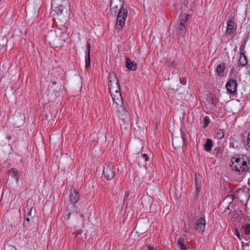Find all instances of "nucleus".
<instances>
[{
    "label": "nucleus",
    "instance_id": "38",
    "mask_svg": "<svg viewBox=\"0 0 250 250\" xmlns=\"http://www.w3.org/2000/svg\"><path fill=\"white\" fill-rule=\"evenodd\" d=\"M52 84L55 85L57 84V82L56 81H53L52 82Z\"/></svg>",
    "mask_w": 250,
    "mask_h": 250
},
{
    "label": "nucleus",
    "instance_id": "20",
    "mask_svg": "<svg viewBox=\"0 0 250 250\" xmlns=\"http://www.w3.org/2000/svg\"><path fill=\"white\" fill-rule=\"evenodd\" d=\"M7 42V39L6 37H3L0 38V50L6 45Z\"/></svg>",
    "mask_w": 250,
    "mask_h": 250
},
{
    "label": "nucleus",
    "instance_id": "5",
    "mask_svg": "<svg viewBox=\"0 0 250 250\" xmlns=\"http://www.w3.org/2000/svg\"><path fill=\"white\" fill-rule=\"evenodd\" d=\"M103 174L107 180H110L114 178L115 168L112 163H109L105 164L103 169Z\"/></svg>",
    "mask_w": 250,
    "mask_h": 250
},
{
    "label": "nucleus",
    "instance_id": "42",
    "mask_svg": "<svg viewBox=\"0 0 250 250\" xmlns=\"http://www.w3.org/2000/svg\"><path fill=\"white\" fill-rule=\"evenodd\" d=\"M249 183H250V178L249 179Z\"/></svg>",
    "mask_w": 250,
    "mask_h": 250
},
{
    "label": "nucleus",
    "instance_id": "1",
    "mask_svg": "<svg viewBox=\"0 0 250 250\" xmlns=\"http://www.w3.org/2000/svg\"><path fill=\"white\" fill-rule=\"evenodd\" d=\"M108 80L109 92L112 98L113 103L117 102L118 104H123L120 85L116 76L114 73H110Z\"/></svg>",
    "mask_w": 250,
    "mask_h": 250
},
{
    "label": "nucleus",
    "instance_id": "43",
    "mask_svg": "<svg viewBox=\"0 0 250 250\" xmlns=\"http://www.w3.org/2000/svg\"><path fill=\"white\" fill-rule=\"evenodd\" d=\"M172 145H174V141L172 142Z\"/></svg>",
    "mask_w": 250,
    "mask_h": 250
},
{
    "label": "nucleus",
    "instance_id": "24",
    "mask_svg": "<svg viewBox=\"0 0 250 250\" xmlns=\"http://www.w3.org/2000/svg\"><path fill=\"white\" fill-rule=\"evenodd\" d=\"M224 136V132L222 130H219L217 133V137L220 139H222Z\"/></svg>",
    "mask_w": 250,
    "mask_h": 250
},
{
    "label": "nucleus",
    "instance_id": "14",
    "mask_svg": "<svg viewBox=\"0 0 250 250\" xmlns=\"http://www.w3.org/2000/svg\"><path fill=\"white\" fill-rule=\"evenodd\" d=\"M225 68V65L224 63H220L217 65L216 69V72L218 76H222L224 75Z\"/></svg>",
    "mask_w": 250,
    "mask_h": 250
},
{
    "label": "nucleus",
    "instance_id": "25",
    "mask_svg": "<svg viewBox=\"0 0 250 250\" xmlns=\"http://www.w3.org/2000/svg\"><path fill=\"white\" fill-rule=\"evenodd\" d=\"M182 140H183V145L184 146H186L187 144V139L186 138V135L185 134H184L183 132L182 133Z\"/></svg>",
    "mask_w": 250,
    "mask_h": 250
},
{
    "label": "nucleus",
    "instance_id": "18",
    "mask_svg": "<svg viewBox=\"0 0 250 250\" xmlns=\"http://www.w3.org/2000/svg\"><path fill=\"white\" fill-rule=\"evenodd\" d=\"M212 147V142L211 139H208L204 145V149L206 151H210Z\"/></svg>",
    "mask_w": 250,
    "mask_h": 250
},
{
    "label": "nucleus",
    "instance_id": "31",
    "mask_svg": "<svg viewBox=\"0 0 250 250\" xmlns=\"http://www.w3.org/2000/svg\"><path fill=\"white\" fill-rule=\"evenodd\" d=\"M247 144L249 147H250V131L247 138Z\"/></svg>",
    "mask_w": 250,
    "mask_h": 250
},
{
    "label": "nucleus",
    "instance_id": "30",
    "mask_svg": "<svg viewBox=\"0 0 250 250\" xmlns=\"http://www.w3.org/2000/svg\"><path fill=\"white\" fill-rule=\"evenodd\" d=\"M83 232V230L79 229L77 231H76L75 232L73 233L74 234H75V237H76L78 234H81Z\"/></svg>",
    "mask_w": 250,
    "mask_h": 250
},
{
    "label": "nucleus",
    "instance_id": "29",
    "mask_svg": "<svg viewBox=\"0 0 250 250\" xmlns=\"http://www.w3.org/2000/svg\"><path fill=\"white\" fill-rule=\"evenodd\" d=\"M142 157L144 159L145 161H147L149 159V157L146 154H143L142 155Z\"/></svg>",
    "mask_w": 250,
    "mask_h": 250
},
{
    "label": "nucleus",
    "instance_id": "28",
    "mask_svg": "<svg viewBox=\"0 0 250 250\" xmlns=\"http://www.w3.org/2000/svg\"><path fill=\"white\" fill-rule=\"evenodd\" d=\"M197 176H195V185H196V191H199L200 190V185H199L197 182Z\"/></svg>",
    "mask_w": 250,
    "mask_h": 250
},
{
    "label": "nucleus",
    "instance_id": "19",
    "mask_svg": "<svg viewBox=\"0 0 250 250\" xmlns=\"http://www.w3.org/2000/svg\"><path fill=\"white\" fill-rule=\"evenodd\" d=\"M177 245L180 247L181 250H185L187 249L186 246L184 244V240L183 238H179L177 241Z\"/></svg>",
    "mask_w": 250,
    "mask_h": 250
},
{
    "label": "nucleus",
    "instance_id": "22",
    "mask_svg": "<svg viewBox=\"0 0 250 250\" xmlns=\"http://www.w3.org/2000/svg\"><path fill=\"white\" fill-rule=\"evenodd\" d=\"M214 153H216V155L219 157H220L222 155V149L220 147H217L214 149Z\"/></svg>",
    "mask_w": 250,
    "mask_h": 250
},
{
    "label": "nucleus",
    "instance_id": "26",
    "mask_svg": "<svg viewBox=\"0 0 250 250\" xmlns=\"http://www.w3.org/2000/svg\"><path fill=\"white\" fill-rule=\"evenodd\" d=\"M4 250H16V249L13 246L8 245L5 247Z\"/></svg>",
    "mask_w": 250,
    "mask_h": 250
},
{
    "label": "nucleus",
    "instance_id": "16",
    "mask_svg": "<svg viewBox=\"0 0 250 250\" xmlns=\"http://www.w3.org/2000/svg\"><path fill=\"white\" fill-rule=\"evenodd\" d=\"M9 174L12 177L15 179L16 182L18 183L19 180L18 171L15 168H12L9 171Z\"/></svg>",
    "mask_w": 250,
    "mask_h": 250
},
{
    "label": "nucleus",
    "instance_id": "33",
    "mask_svg": "<svg viewBox=\"0 0 250 250\" xmlns=\"http://www.w3.org/2000/svg\"><path fill=\"white\" fill-rule=\"evenodd\" d=\"M72 212L69 211L67 214V216H66V220H68L70 218V216H71V214Z\"/></svg>",
    "mask_w": 250,
    "mask_h": 250
},
{
    "label": "nucleus",
    "instance_id": "7",
    "mask_svg": "<svg viewBox=\"0 0 250 250\" xmlns=\"http://www.w3.org/2000/svg\"><path fill=\"white\" fill-rule=\"evenodd\" d=\"M125 1L121 0H111L110 4L111 12L116 14L117 11L121 10L122 8H125L124 7Z\"/></svg>",
    "mask_w": 250,
    "mask_h": 250
},
{
    "label": "nucleus",
    "instance_id": "4",
    "mask_svg": "<svg viewBox=\"0 0 250 250\" xmlns=\"http://www.w3.org/2000/svg\"><path fill=\"white\" fill-rule=\"evenodd\" d=\"M128 12L126 8H122L119 10L117 15L116 21V28L118 31H121L125 25V21Z\"/></svg>",
    "mask_w": 250,
    "mask_h": 250
},
{
    "label": "nucleus",
    "instance_id": "34",
    "mask_svg": "<svg viewBox=\"0 0 250 250\" xmlns=\"http://www.w3.org/2000/svg\"><path fill=\"white\" fill-rule=\"evenodd\" d=\"M235 235H236V236H237L239 239H240V238H241V235H240V233L239 232V231H238L237 230H236L235 231Z\"/></svg>",
    "mask_w": 250,
    "mask_h": 250
},
{
    "label": "nucleus",
    "instance_id": "13",
    "mask_svg": "<svg viewBox=\"0 0 250 250\" xmlns=\"http://www.w3.org/2000/svg\"><path fill=\"white\" fill-rule=\"evenodd\" d=\"M125 63L126 68L129 70L135 71L137 68V64L128 57H125Z\"/></svg>",
    "mask_w": 250,
    "mask_h": 250
},
{
    "label": "nucleus",
    "instance_id": "3",
    "mask_svg": "<svg viewBox=\"0 0 250 250\" xmlns=\"http://www.w3.org/2000/svg\"><path fill=\"white\" fill-rule=\"evenodd\" d=\"M188 15L184 13L174 25V31L177 35H184L187 31L186 24Z\"/></svg>",
    "mask_w": 250,
    "mask_h": 250
},
{
    "label": "nucleus",
    "instance_id": "9",
    "mask_svg": "<svg viewBox=\"0 0 250 250\" xmlns=\"http://www.w3.org/2000/svg\"><path fill=\"white\" fill-rule=\"evenodd\" d=\"M79 193L75 188H71L69 194V199L70 202L73 204L72 207L74 209H76V208H77L75 204L79 200Z\"/></svg>",
    "mask_w": 250,
    "mask_h": 250
},
{
    "label": "nucleus",
    "instance_id": "15",
    "mask_svg": "<svg viewBox=\"0 0 250 250\" xmlns=\"http://www.w3.org/2000/svg\"><path fill=\"white\" fill-rule=\"evenodd\" d=\"M239 62L242 67L246 66L248 63V59L243 53H240Z\"/></svg>",
    "mask_w": 250,
    "mask_h": 250
},
{
    "label": "nucleus",
    "instance_id": "11",
    "mask_svg": "<svg viewBox=\"0 0 250 250\" xmlns=\"http://www.w3.org/2000/svg\"><path fill=\"white\" fill-rule=\"evenodd\" d=\"M235 24V19L233 17H229L227 22V27L225 33L226 36L230 35L233 34V31L235 30L234 29V26Z\"/></svg>",
    "mask_w": 250,
    "mask_h": 250
},
{
    "label": "nucleus",
    "instance_id": "36",
    "mask_svg": "<svg viewBox=\"0 0 250 250\" xmlns=\"http://www.w3.org/2000/svg\"><path fill=\"white\" fill-rule=\"evenodd\" d=\"M30 200H27V202H26V207H27L28 205H29V204L30 203Z\"/></svg>",
    "mask_w": 250,
    "mask_h": 250
},
{
    "label": "nucleus",
    "instance_id": "23",
    "mask_svg": "<svg viewBox=\"0 0 250 250\" xmlns=\"http://www.w3.org/2000/svg\"><path fill=\"white\" fill-rule=\"evenodd\" d=\"M209 121H210V120H209V118L208 117L206 116V117H204V123H203V124H204V127L205 128V127H206L208 126V124L209 123Z\"/></svg>",
    "mask_w": 250,
    "mask_h": 250
},
{
    "label": "nucleus",
    "instance_id": "32",
    "mask_svg": "<svg viewBox=\"0 0 250 250\" xmlns=\"http://www.w3.org/2000/svg\"><path fill=\"white\" fill-rule=\"evenodd\" d=\"M27 209L29 210V211L28 212V215H31L32 210L33 209V207H31L29 208H27Z\"/></svg>",
    "mask_w": 250,
    "mask_h": 250
},
{
    "label": "nucleus",
    "instance_id": "12",
    "mask_svg": "<svg viewBox=\"0 0 250 250\" xmlns=\"http://www.w3.org/2000/svg\"><path fill=\"white\" fill-rule=\"evenodd\" d=\"M87 50L85 51L86 56H85V67L86 69H89L90 67V49L91 45L89 43H87L86 44Z\"/></svg>",
    "mask_w": 250,
    "mask_h": 250
},
{
    "label": "nucleus",
    "instance_id": "39",
    "mask_svg": "<svg viewBox=\"0 0 250 250\" xmlns=\"http://www.w3.org/2000/svg\"><path fill=\"white\" fill-rule=\"evenodd\" d=\"M26 221L29 222L30 221V219L28 217H27L26 218Z\"/></svg>",
    "mask_w": 250,
    "mask_h": 250
},
{
    "label": "nucleus",
    "instance_id": "21",
    "mask_svg": "<svg viewBox=\"0 0 250 250\" xmlns=\"http://www.w3.org/2000/svg\"><path fill=\"white\" fill-rule=\"evenodd\" d=\"M64 8L65 6L63 4H60L56 8L55 11L58 15H60L62 13Z\"/></svg>",
    "mask_w": 250,
    "mask_h": 250
},
{
    "label": "nucleus",
    "instance_id": "17",
    "mask_svg": "<svg viewBox=\"0 0 250 250\" xmlns=\"http://www.w3.org/2000/svg\"><path fill=\"white\" fill-rule=\"evenodd\" d=\"M241 229L245 235H248L250 234V224L247 223L241 226Z\"/></svg>",
    "mask_w": 250,
    "mask_h": 250
},
{
    "label": "nucleus",
    "instance_id": "40",
    "mask_svg": "<svg viewBox=\"0 0 250 250\" xmlns=\"http://www.w3.org/2000/svg\"><path fill=\"white\" fill-rule=\"evenodd\" d=\"M80 216H81V218H83V214H81L80 215Z\"/></svg>",
    "mask_w": 250,
    "mask_h": 250
},
{
    "label": "nucleus",
    "instance_id": "8",
    "mask_svg": "<svg viewBox=\"0 0 250 250\" xmlns=\"http://www.w3.org/2000/svg\"><path fill=\"white\" fill-rule=\"evenodd\" d=\"M123 104H118L117 102L113 103V105L117 109V111L119 113V118L125 121L128 118V113L125 108L122 106Z\"/></svg>",
    "mask_w": 250,
    "mask_h": 250
},
{
    "label": "nucleus",
    "instance_id": "37",
    "mask_svg": "<svg viewBox=\"0 0 250 250\" xmlns=\"http://www.w3.org/2000/svg\"><path fill=\"white\" fill-rule=\"evenodd\" d=\"M53 93H54V94H55V95L56 96H58V95L59 94V92L57 91H56V92H53Z\"/></svg>",
    "mask_w": 250,
    "mask_h": 250
},
{
    "label": "nucleus",
    "instance_id": "2",
    "mask_svg": "<svg viewBox=\"0 0 250 250\" xmlns=\"http://www.w3.org/2000/svg\"><path fill=\"white\" fill-rule=\"evenodd\" d=\"M231 169L238 171L239 174H244L249 170L247 162L243 157H233L231 159Z\"/></svg>",
    "mask_w": 250,
    "mask_h": 250
},
{
    "label": "nucleus",
    "instance_id": "41",
    "mask_svg": "<svg viewBox=\"0 0 250 250\" xmlns=\"http://www.w3.org/2000/svg\"><path fill=\"white\" fill-rule=\"evenodd\" d=\"M68 207H67V208H66V211H68Z\"/></svg>",
    "mask_w": 250,
    "mask_h": 250
},
{
    "label": "nucleus",
    "instance_id": "35",
    "mask_svg": "<svg viewBox=\"0 0 250 250\" xmlns=\"http://www.w3.org/2000/svg\"><path fill=\"white\" fill-rule=\"evenodd\" d=\"M6 139L8 140H11L12 139V137L10 135H8L6 136Z\"/></svg>",
    "mask_w": 250,
    "mask_h": 250
},
{
    "label": "nucleus",
    "instance_id": "27",
    "mask_svg": "<svg viewBox=\"0 0 250 250\" xmlns=\"http://www.w3.org/2000/svg\"><path fill=\"white\" fill-rule=\"evenodd\" d=\"M147 250H157L156 247H154L152 246L151 244L147 245Z\"/></svg>",
    "mask_w": 250,
    "mask_h": 250
},
{
    "label": "nucleus",
    "instance_id": "10",
    "mask_svg": "<svg viewBox=\"0 0 250 250\" xmlns=\"http://www.w3.org/2000/svg\"><path fill=\"white\" fill-rule=\"evenodd\" d=\"M206 226V221L205 218L200 217L195 223L194 229L196 230L203 233L205 231Z\"/></svg>",
    "mask_w": 250,
    "mask_h": 250
},
{
    "label": "nucleus",
    "instance_id": "6",
    "mask_svg": "<svg viewBox=\"0 0 250 250\" xmlns=\"http://www.w3.org/2000/svg\"><path fill=\"white\" fill-rule=\"evenodd\" d=\"M238 83L236 79H229L226 84L227 91L231 95H234L237 93Z\"/></svg>",
    "mask_w": 250,
    "mask_h": 250
}]
</instances>
